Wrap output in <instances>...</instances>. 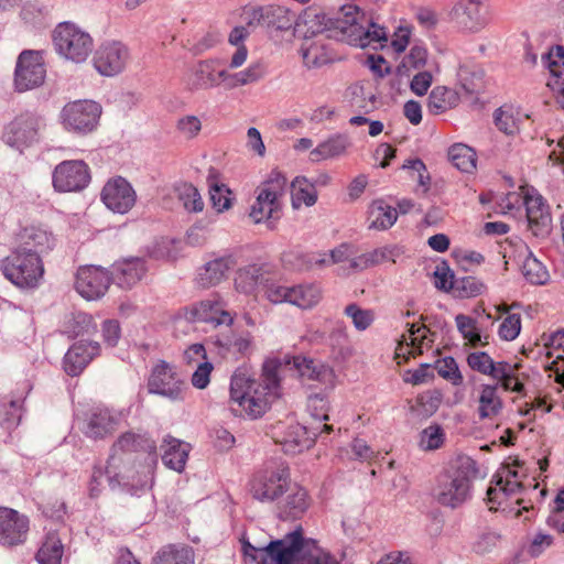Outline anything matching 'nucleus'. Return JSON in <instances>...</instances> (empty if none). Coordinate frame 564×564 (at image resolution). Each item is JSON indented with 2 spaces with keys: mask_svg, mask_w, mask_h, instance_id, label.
<instances>
[{
  "mask_svg": "<svg viewBox=\"0 0 564 564\" xmlns=\"http://www.w3.org/2000/svg\"><path fill=\"white\" fill-rule=\"evenodd\" d=\"M282 366L279 359L265 360L258 380L247 375L245 370L237 369L230 380V400L238 405V409L231 408L232 412L250 419L262 416L281 395Z\"/></svg>",
  "mask_w": 564,
  "mask_h": 564,
  "instance_id": "nucleus-1",
  "label": "nucleus"
},
{
  "mask_svg": "<svg viewBox=\"0 0 564 564\" xmlns=\"http://www.w3.org/2000/svg\"><path fill=\"white\" fill-rule=\"evenodd\" d=\"M241 545L245 556L257 564H338L316 540L304 536L302 527L270 541L264 547H256L246 539H241Z\"/></svg>",
  "mask_w": 564,
  "mask_h": 564,
  "instance_id": "nucleus-2",
  "label": "nucleus"
},
{
  "mask_svg": "<svg viewBox=\"0 0 564 564\" xmlns=\"http://www.w3.org/2000/svg\"><path fill=\"white\" fill-rule=\"evenodd\" d=\"M340 14L338 18L316 15L321 26L317 33L361 48L388 41L386 28L375 23L356 4L343 6Z\"/></svg>",
  "mask_w": 564,
  "mask_h": 564,
  "instance_id": "nucleus-3",
  "label": "nucleus"
},
{
  "mask_svg": "<svg viewBox=\"0 0 564 564\" xmlns=\"http://www.w3.org/2000/svg\"><path fill=\"white\" fill-rule=\"evenodd\" d=\"M485 476L475 459L458 456L452 468L438 476L435 497L442 506L457 508L471 498L473 482Z\"/></svg>",
  "mask_w": 564,
  "mask_h": 564,
  "instance_id": "nucleus-4",
  "label": "nucleus"
},
{
  "mask_svg": "<svg viewBox=\"0 0 564 564\" xmlns=\"http://www.w3.org/2000/svg\"><path fill=\"white\" fill-rule=\"evenodd\" d=\"M288 180L280 172L272 171L257 188L256 202L249 216L256 224L267 221L269 228L282 216V199L286 193Z\"/></svg>",
  "mask_w": 564,
  "mask_h": 564,
  "instance_id": "nucleus-5",
  "label": "nucleus"
},
{
  "mask_svg": "<svg viewBox=\"0 0 564 564\" xmlns=\"http://www.w3.org/2000/svg\"><path fill=\"white\" fill-rule=\"evenodd\" d=\"M52 39L56 53L76 64L85 62L93 52V37L73 22L58 23Z\"/></svg>",
  "mask_w": 564,
  "mask_h": 564,
  "instance_id": "nucleus-6",
  "label": "nucleus"
},
{
  "mask_svg": "<svg viewBox=\"0 0 564 564\" xmlns=\"http://www.w3.org/2000/svg\"><path fill=\"white\" fill-rule=\"evenodd\" d=\"M1 271L19 288H35L43 276L44 267L35 253L17 248L1 261Z\"/></svg>",
  "mask_w": 564,
  "mask_h": 564,
  "instance_id": "nucleus-7",
  "label": "nucleus"
},
{
  "mask_svg": "<svg viewBox=\"0 0 564 564\" xmlns=\"http://www.w3.org/2000/svg\"><path fill=\"white\" fill-rule=\"evenodd\" d=\"M290 482L289 466L281 464L257 471L250 481V492L260 502H273L289 490Z\"/></svg>",
  "mask_w": 564,
  "mask_h": 564,
  "instance_id": "nucleus-8",
  "label": "nucleus"
},
{
  "mask_svg": "<svg viewBox=\"0 0 564 564\" xmlns=\"http://www.w3.org/2000/svg\"><path fill=\"white\" fill-rule=\"evenodd\" d=\"M43 51L24 50L18 58L14 69V87L19 93L42 86L46 77Z\"/></svg>",
  "mask_w": 564,
  "mask_h": 564,
  "instance_id": "nucleus-9",
  "label": "nucleus"
},
{
  "mask_svg": "<svg viewBox=\"0 0 564 564\" xmlns=\"http://www.w3.org/2000/svg\"><path fill=\"white\" fill-rule=\"evenodd\" d=\"M147 387L149 393L177 401L184 399L186 382L176 371L175 366L160 360L152 368Z\"/></svg>",
  "mask_w": 564,
  "mask_h": 564,
  "instance_id": "nucleus-10",
  "label": "nucleus"
},
{
  "mask_svg": "<svg viewBox=\"0 0 564 564\" xmlns=\"http://www.w3.org/2000/svg\"><path fill=\"white\" fill-rule=\"evenodd\" d=\"M91 181L90 169L83 160H66L57 164L52 184L58 193L82 192Z\"/></svg>",
  "mask_w": 564,
  "mask_h": 564,
  "instance_id": "nucleus-11",
  "label": "nucleus"
},
{
  "mask_svg": "<svg viewBox=\"0 0 564 564\" xmlns=\"http://www.w3.org/2000/svg\"><path fill=\"white\" fill-rule=\"evenodd\" d=\"M130 61V50L121 41L108 40L102 42L94 54V67L106 77L121 74Z\"/></svg>",
  "mask_w": 564,
  "mask_h": 564,
  "instance_id": "nucleus-12",
  "label": "nucleus"
},
{
  "mask_svg": "<svg viewBox=\"0 0 564 564\" xmlns=\"http://www.w3.org/2000/svg\"><path fill=\"white\" fill-rule=\"evenodd\" d=\"M101 115V107L93 100H76L64 106L61 117L66 129L87 133L93 131Z\"/></svg>",
  "mask_w": 564,
  "mask_h": 564,
  "instance_id": "nucleus-13",
  "label": "nucleus"
},
{
  "mask_svg": "<svg viewBox=\"0 0 564 564\" xmlns=\"http://www.w3.org/2000/svg\"><path fill=\"white\" fill-rule=\"evenodd\" d=\"M249 26H262L268 30L288 31L294 22L296 14L289 8L276 4L261 6L246 11Z\"/></svg>",
  "mask_w": 564,
  "mask_h": 564,
  "instance_id": "nucleus-14",
  "label": "nucleus"
},
{
  "mask_svg": "<svg viewBox=\"0 0 564 564\" xmlns=\"http://www.w3.org/2000/svg\"><path fill=\"white\" fill-rule=\"evenodd\" d=\"M42 119L33 112L18 116L4 132L6 142L13 148L22 149L39 141Z\"/></svg>",
  "mask_w": 564,
  "mask_h": 564,
  "instance_id": "nucleus-15",
  "label": "nucleus"
},
{
  "mask_svg": "<svg viewBox=\"0 0 564 564\" xmlns=\"http://www.w3.org/2000/svg\"><path fill=\"white\" fill-rule=\"evenodd\" d=\"M100 198L106 207L113 213L127 214L137 202L132 185L122 176H116L104 185Z\"/></svg>",
  "mask_w": 564,
  "mask_h": 564,
  "instance_id": "nucleus-16",
  "label": "nucleus"
},
{
  "mask_svg": "<svg viewBox=\"0 0 564 564\" xmlns=\"http://www.w3.org/2000/svg\"><path fill=\"white\" fill-rule=\"evenodd\" d=\"M111 283L108 270L96 265L80 267L76 273L75 289L86 300L102 297Z\"/></svg>",
  "mask_w": 564,
  "mask_h": 564,
  "instance_id": "nucleus-17",
  "label": "nucleus"
},
{
  "mask_svg": "<svg viewBox=\"0 0 564 564\" xmlns=\"http://www.w3.org/2000/svg\"><path fill=\"white\" fill-rule=\"evenodd\" d=\"M30 529L29 518L19 511L0 507V544L12 547L26 541Z\"/></svg>",
  "mask_w": 564,
  "mask_h": 564,
  "instance_id": "nucleus-18",
  "label": "nucleus"
},
{
  "mask_svg": "<svg viewBox=\"0 0 564 564\" xmlns=\"http://www.w3.org/2000/svg\"><path fill=\"white\" fill-rule=\"evenodd\" d=\"M455 24L468 32H479L488 24L487 10L480 0H458L451 11Z\"/></svg>",
  "mask_w": 564,
  "mask_h": 564,
  "instance_id": "nucleus-19",
  "label": "nucleus"
},
{
  "mask_svg": "<svg viewBox=\"0 0 564 564\" xmlns=\"http://www.w3.org/2000/svg\"><path fill=\"white\" fill-rule=\"evenodd\" d=\"M317 427L307 429L300 423H291L288 426H279L275 434V442L281 444L286 454H297L310 448L316 440Z\"/></svg>",
  "mask_w": 564,
  "mask_h": 564,
  "instance_id": "nucleus-20",
  "label": "nucleus"
},
{
  "mask_svg": "<svg viewBox=\"0 0 564 564\" xmlns=\"http://www.w3.org/2000/svg\"><path fill=\"white\" fill-rule=\"evenodd\" d=\"M215 345L224 358L240 360L251 355L253 337L246 329H228L216 336Z\"/></svg>",
  "mask_w": 564,
  "mask_h": 564,
  "instance_id": "nucleus-21",
  "label": "nucleus"
},
{
  "mask_svg": "<svg viewBox=\"0 0 564 564\" xmlns=\"http://www.w3.org/2000/svg\"><path fill=\"white\" fill-rule=\"evenodd\" d=\"M135 470L123 458L110 455L106 465V480L111 490L134 494L142 485L135 481Z\"/></svg>",
  "mask_w": 564,
  "mask_h": 564,
  "instance_id": "nucleus-22",
  "label": "nucleus"
},
{
  "mask_svg": "<svg viewBox=\"0 0 564 564\" xmlns=\"http://www.w3.org/2000/svg\"><path fill=\"white\" fill-rule=\"evenodd\" d=\"M148 271L143 258L131 257L116 261L109 271L111 282L121 289L129 290L138 284Z\"/></svg>",
  "mask_w": 564,
  "mask_h": 564,
  "instance_id": "nucleus-23",
  "label": "nucleus"
},
{
  "mask_svg": "<svg viewBox=\"0 0 564 564\" xmlns=\"http://www.w3.org/2000/svg\"><path fill=\"white\" fill-rule=\"evenodd\" d=\"M284 366L289 367L290 370H294L303 381L332 383L335 378L330 367L321 360L311 359L301 355L285 358Z\"/></svg>",
  "mask_w": 564,
  "mask_h": 564,
  "instance_id": "nucleus-24",
  "label": "nucleus"
},
{
  "mask_svg": "<svg viewBox=\"0 0 564 564\" xmlns=\"http://www.w3.org/2000/svg\"><path fill=\"white\" fill-rule=\"evenodd\" d=\"M185 316L189 322L210 323L214 326L223 324L229 326L234 321L224 304L217 299H206L193 304L187 308Z\"/></svg>",
  "mask_w": 564,
  "mask_h": 564,
  "instance_id": "nucleus-25",
  "label": "nucleus"
},
{
  "mask_svg": "<svg viewBox=\"0 0 564 564\" xmlns=\"http://www.w3.org/2000/svg\"><path fill=\"white\" fill-rule=\"evenodd\" d=\"M457 79L466 98L471 104L478 101V96L485 91V72L479 64L473 59H465L459 63Z\"/></svg>",
  "mask_w": 564,
  "mask_h": 564,
  "instance_id": "nucleus-26",
  "label": "nucleus"
},
{
  "mask_svg": "<svg viewBox=\"0 0 564 564\" xmlns=\"http://www.w3.org/2000/svg\"><path fill=\"white\" fill-rule=\"evenodd\" d=\"M100 345L97 341L79 340L74 343L63 359V368L68 376L76 377L87 365L99 355Z\"/></svg>",
  "mask_w": 564,
  "mask_h": 564,
  "instance_id": "nucleus-27",
  "label": "nucleus"
},
{
  "mask_svg": "<svg viewBox=\"0 0 564 564\" xmlns=\"http://www.w3.org/2000/svg\"><path fill=\"white\" fill-rule=\"evenodd\" d=\"M524 205L529 226L534 236H547L551 232L552 217L544 198L539 194L527 195Z\"/></svg>",
  "mask_w": 564,
  "mask_h": 564,
  "instance_id": "nucleus-28",
  "label": "nucleus"
},
{
  "mask_svg": "<svg viewBox=\"0 0 564 564\" xmlns=\"http://www.w3.org/2000/svg\"><path fill=\"white\" fill-rule=\"evenodd\" d=\"M19 241L17 248L29 253H35L41 259L55 246V238L52 232L35 226L24 228L19 235Z\"/></svg>",
  "mask_w": 564,
  "mask_h": 564,
  "instance_id": "nucleus-29",
  "label": "nucleus"
},
{
  "mask_svg": "<svg viewBox=\"0 0 564 564\" xmlns=\"http://www.w3.org/2000/svg\"><path fill=\"white\" fill-rule=\"evenodd\" d=\"M148 453L155 455L156 443L147 433L126 432L121 434L111 447V454Z\"/></svg>",
  "mask_w": 564,
  "mask_h": 564,
  "instance_id": "nucleus-30",
  "label": "nucleus"
},
{
  "mask_svg": "<svg viewBox=\"0 0 564 564\" xmlns=\"http://www.w3.org/2000/svg\"><path fill=\"white\" fill-rule=\"evenodd\" d=\"M235 265L236 260L231 254L207 262L198 272V285L208 289L219 284L226 278L227 272Z\"/></svg>",
  "mask_w": 564,
  "mask_h": 564,
  "instance_id": "nucleus-31",
  "label": "nucleus"
},
{
  "mask_svg": "<svg viewBox=\"0 0 564 564\" xmlns=\"http://www.w3.org/2000/svg\"><path fill=\"white\" fill-rule=\"evenodd\" d=\"M217 59L200 61L195 65L187 75L186 86L189 90H206L217 87L216 65Z\"/></svg>",
  "mask_w": 564,
  "mask_h": 564,
  "instance_id": "nucleus-32",
  "label": "nucleus"
},
{
  "mask_svg": "<svg viewBox=\"0 0 564 564\" xmlns=\"http://www.w3.org/2000/svg\"><path fill=\"white\" fill-rule=\"evenodd\" d=\"M162 449L163 464L175 471H183L189 453V444L167 435L163 438Z\"/></svg>",
  "mask_w": 564,
  "mask_h": 564,
  "instance_id": "nucleus-33",
  "label": "nucleus"
},
{
  "mask_svg": "<svg viewBox=\"0 0 564 564\" xmlns=\"http://www.w3.org/2000/svg\"><path fill=\"white\" fill-rule=\"evenodd\" d=\"M118 425V417L108 409H97L88 417L85 434L98 440L112 434Z\"/></svg>",
  "mask_w": 564,
  "mask_h": 564,
  "instance_id": "nucleus-34",
  "label": "nucleus"
},
{
  "mask_svg": "<svg viewBox=\"0 0 564 564\" xmlns=\"http://www.w3.org/2000/svg\"><path fill=\"white\" fill-rule=\"evenodd\" d=\"M303 64L306 68H319L335 61L329 47L321 40L314 41L308 45H302L300 50Z\"/></svg>",
  "mask_w": 564,
  "mask_h": 564,
  "instance_id": "nucleus-35",
  "label": "nucleus"
},
{
  "mask_svg": "<svg viewBox=\"0 0 564 564\" xmlns=\"http://www.w3.org/2000/svg\"><path fill=\"white\" fill-rule=\"evenodd\" d=\"M350 144L348 135L334 134L311 151V159L312 161H321L337 158L344 154Z\"/></svg>",
  "mask_w": 564,
  "mask_h": 564,
  "instance_id": "nucleus-36",
  "label": "nucleus"
},
{
  "mask_svg": "<svg viewBox=\"0 0 564 564\" xmlns=\"http://www.w3.org/2000/svg\"><path fill=\"white\" fill-rule=\"evenodd\" d=\"M499 384H482L478 398V414L481 420L497 416L503 406L501 398L498 395Z\"/></svg>",
  "mask_w": 564,
  "mask_h": 564,
  "instance_id": "nucleus-37",
  "label": "nucleus"
},
{
  "mask_svg": "<svg viewBox=\"0 0 564 564\" xmlns=\"http://www.w3.org/2000/svg\"><path fill=\"white\" fill-rule=\"evenodd\" d=\"M207 183L213 208H215L218 213L230 208L232 203V192L227 185L219 183L218 172L216 169H209Z\"/></svg>",
  "mask_w": 564,
  "mask_h": 564,
  "instance_id": "nucleus-38",
  "label": "nucleus"
},
{
  "mask_svg": "<svg viewBox=\"0 0 564 564\" xmlns=\"http://www.w3.org/2000/svg\"><path fill=\"white\" fill-rule=\"evenodd\" d=\"M370 229L386 230L391 228L398 219V210L383 199H376L369 207Z\"/></svg>",
  "mask_w": 564,
  "mask_h": 564,
  "instance_id": "nucleus-39",
  "label": "nucleus"
},
{
  "mask_svg": "<svg viewBox=\"0 0 564 564\" xmlns=\"http://www.w3.org/2000/svg\"><path fill=\"white\" fill-rule=\"evenodd\" d=\"M467 365L474 371L494 377H505L506 365L502 361H494L486 351H474L467 356Z\"/></svg>",
  "mask_w": 564,
  "mask_h": 564,
  "instance_id": "nucleus-40",
  "label": "nucleus"
},
{
  "mask_svg": "<svg viewBox=\"0 0 564 564\" xmlns=\"http://www.w3.org/2000/svg\"><path fill=\"white\" fill-rule=\"evenodd\" d=\"M459 94L444 86H436L429 96L427 108L433 115H441L458 105Z\"/></svg>",
  "mask_w": 564,
  "mask_h": 564,
  "instance_id": "nucleus-41",
  "label": "nucleus"
},
{
  "mask_svg": "<svg viewBox=\"0 0 564 564\" xmlns=\"http://www.w3.org/2000/svg\"><path fill=\"white\" fill-rule=\"evenodd\" d=\"M194 552L186 545L170 544L153 557V564H194Z\"/></svg>",
  "mask_w": 564,
  "mask_h": 564,
  "instance_id": "nucleus-42",
  "label": "nucleus"
},
{
  "mask_svg": "<svg viewBox=\"0 0 564 564\" xmlns=\"http://www.w3.org/2000/svg\"><path fill=\"white\" fill-rule=\"evenodd\" d=\"M448 160L459 171L471 173L476 169V152L470 147L456 143L448 149Z\"/></svg>",
  "mask_w": 564,
  "mask_h": 564,
  "instance_id": "nucleus-43",
  "label": "nucleus"
},
{
  "mask_svg": "<svg viewBox=\"0 0 564 564\" xmlns=\"http://www.w3.org/2000/svg\"><path fill=\"white\" fill-rule=\"evenodd\" d=\"M525 258L522 263V273L528 282L531 284L541 285L549 279V272L545 267L540 262L528 248L523 246Z\"/></svg>",
  "mask_w": 564,
  "mask_h": 564,
  "instance_id": "nucleus-44",
  "label": "nucleus"
},
{
  "mask_svg": "<svg viewBox=\"0 0 564 564\" xmlns=\"http://www.w3.org/2000/svg\"><path fill=\"white\" fill-rule=\"evenodd\" d=\"M289 490L290 494L286 496L282 511L286 517L296 519L307 510L310 498L307 491L300 486L295 485L293 488L289 487Z\"/></svg>",
  "mask_w": 564,
  "mask_h": 564,
  "instance_id": "nucleus-45",
  "label": "nucleus"
},
{
  "mask_svg": "<svg viewBox=\"0 0 564 564\" xmlns=\"http://www.w3.org/2000/svg\"><path fill=\"white\" fill-rule=\"evenodd\" d=\"M63 553L64 547L59 538L50 533L39 549L35 558L39 564H62Z\"/></svg>",
  "mask_w": 564,
  "mask_h": 564,
  "instance_id": "nucleus-46",
  "label": "nucleus"
},
{
  "mask_svg": "<svg viewBox=\"0 0 564 564\" xmlns=\"http://www.w3.org/2000/svg\"><path fill=\"white\" fill-rule=\"evenodd\" d=\"M292 205L299 208L302 203L306 206H313L317 200V192L313 183H310L304 176H296L291 184Z\"/></svg>",
  "mask_w": 564,
  "mask_h": 564,
  "instance_id": "nucleus-47",
  "label": "nucleus"
},
{
  "mask_svg": "<svg viewBox=\"0 0 564 564\" xmlns=\"http://www.w3.org/2000/svg\"><path fill=\"white\" fill-rule=\"evenodd\" d=\"M262 278V268L257 264H250L237 271L235 286L239 292L250 294L261 283Z\"/></svg>",
  "mask_w": 564,
  "mask_h": 564,
  "instance_id": "nucleus-48",
  "label": "nucleus"
},
{
  "mask_svg": "<svg viewBox=\"0 0 564 564\" xmlns=\"http://www.w3.org/2000/svg\"><path fill=\"white\" fill-rule=\"evenodd\" d=\"M282 261L286 268L296 271H306L312 269L314 265H324L327 262L325 258L300 251H289L283 253Z\"/></svg>",
  "mask_w": 564,
  "mask_h": 564,
  "instance_id": "nucleus-49",
  "label": "nucleus"
},
{
  "mask_svg": "<svg viewBox=\"0 0 564 564\" xmlns=\"http://www.w3.org/2000/svg\"><path fill=\"white\" fill-rule=\"evenodd\" d=\"M427 51L422 45H413L408 55L403 57L395 68L399 77H409L412 69H420L425 66Z\"/></svg>",
  "mask_w": 564,
  "mask_h": 564,
  "instance_id": "nucleus-50",
  "label": "nucleus"
},
{
  "mask_svg": "<svg viewBox=\"0 0 564 564\" xmlns=\"http://www.w3.org/2000/svg\"><path fill=\"white\" fill-rule=\"evenodd\" d=\"M319 301V291L314 285H297L289 289L288 303L301 308H310Z\"/></svg>",
  "mask_w": 564,
  "mask_h": 564,
  "instance_id": "nucleus-51",
  "label": "nucleus"
},
{
  "mask_svg": "<svg viewBox=\"0 0 564 564\" xmlns=\"http://www.w3.org/2000/svg\"><path fill=\"white\" fill-rule=\"evenodd\" d=\"M495 124L499 131L507 135H514L519 132V119L514 115L512 106L503 105L495 110Z\"/></svg>",
  "mask_w": 564,
  "mask_h": 564,
  "instance_id": "nucleus-52",
  "label": "nucleus"
},
{
  "mask_svg": "<svg viewBox=\"0 0 564 564\" xmlns=\"http://www.w3.org/2000/svg\"><path fill=\"white\" fill-rule=\"evenodd\" d=\"M494 481L499 490L495 487H489L487 489V499L491 503H499L498 496L502 494L503 496H512L519 492L522 489V484L514 479L503 478L501 475L497 474L494 476Z\"/></svg>",
  "mask_w": 564,
  "mask_h": 564,
  "instance_id": "nucleus-53",
  "label": "nucleus"
},
{
  "mask_svg": "<svg viewBox=\"0 0 564 564\" xmlns=\"http://www.w3.org/2000/svg\"><path fill=\"white\" fill-rule=\"evenodd\" d=\"M22 419V406L20 401H0V425L6 430L17 427Z\"/></svg>",
  "mask_w": 564,
  "mask_h": 564,
  "instance_id": "nucleus-54",
  "label": "nucleus"
},
{
  "mask_svg": "<svg viewBox=\"0 0 564 564\" xmlns=\"http://www.w3.org/2000/svg\"><path fill=\"white\" fill-rule=\"evenodd\" d=\"M485 290V284L474 276L457 278L453 294L459 299H468L480 295Z\"/></svg>",
  "mask_w": 564,
  "mask_h": 564,
  "instance_id": "nucleus-55",
  "label": "nucleus"
},
{
  "mask_svg": "<svg viewBox=\"0 0 564 564\" xmlns=\"http://www.w3.org/2000/svg\"><path fill=\"white\" fill-rule=\"evenodd\" d=\"M444 441L443 427L438 424H432L421 432L420 447L424 451H434L440 448Z\"/></svg>",
  "mask_w": 564,
  "mask_h": 564,
  "instance_id": "nucleus-56",
  "label": "nucleus"
},
{
  "mask_svg": "<svg viewBox=\"0 0 564 564\" xmlns=\"http://www.w3.org/2000/svg\"><path fill=\"white\" fill-rule=\"evenodd\" d=\"M542 63L554 77L562 75L561 67H564V45H552L549 51L542 54Z\"/></svg>",
  "mask_w": 564,
  "mask_h": 564,
  "instance_id": "nucleus-57",
  "label": "nucleus"
},
{
  "mask_svg": "<svg viewBox=\"0 0 564 564\" xmlns=\"http://www.w3.org/2000/svg\"><path fill=\"white\" fill-rule=\"evenodd\" d=\"M178 197L183 202L186 210L198 213L204 208V202L197 188L192 184H183L178 188Z\"/></svg>",
  "mask_w": 564,
  "mask_h": 564,
  "instance_id": "nucleus-58",
  "label": "nucleus"
},
{
  "mask_svg": "<svg viewBox=\"0 0 564 564\" xmlns=\"http://www.w3.org/2000/svg\"><path fill=\"white\" fill-rule=\"evenodd\" d=\"M456 326L465 339H468L473 346L481 343V336L477 328V321L470 316L458 314L455 317Z\"/></svg>",
  "mask_w": 564,
  "mask_h": 564,
  "instance_id": "nucleus-59",
  "label": "nucleus"
},
{
  "mask_svg": "<svg viewBox=\"0 0 564 564\" xmlns=\"http://www.w3.org/2000/svg\"><path fill=\"white\" fill-rule=\"evenodd\" d=\"M434 278V285L436 289L444 292H453L457 278L446 261H442L436 265Z\"/></svg>",
  "mask_w": 564,
  "mask_h": 564,
  "instance_id": "nucleus-60",
  "label": "nucleus"
},
{
  "mask_svg": "<svg viewBox=\"0 0 564 564\" xmlns=\"http://www.w3.org/2000/svg\"><path fill=\"white\" fill-rule=\"evenodd\" d=\"M265 74V66L262 63L251 64L245 70L235 73L232 77L231 87L251 84L261 79Z\"/></svg>",
  "mask_w": 564,
  "mask_h": 564,
  "instance_id": "nucleus-61",
  "label": "nucleus"
},
{
  "mask_svg": "<svg viewBox=\"0 0 564 564\" xmlns=\"http://www.w3.org/2000/svg\"><path fill=\"white\" fill-rule=\"evenodd\" d=\"M94 326L91 315L84 312H77L73 314L72 318L67 323L66 333L72 337H77L88 333Z\"/></svg>",
  "mask_w": 564,
  "mask_h": 564,
  "instance_id": "nucleus-62",
  "label": "nucleus"
},
{
  "mask_svg": "<svg viewBox=\"0 0 564 564\" xmlns=\"http://www.w3.org/2000/svg\"><path fill=\"white\" fill-rule=\"evenodd\" d=\"M345 314L351 318L358 330H366L373 322V313L370 310H362L356 303L347 305Z\"/></svg>",
  "mask_w": 564,
  "mask_h": 564,
  "instance_id": "nucleus-63",
  "label": "nucleus"
},
{
  "mask_svg": "<svg viewBox=\"0 0 564 564\" xmlns=\"http://www.w3.org/2000/svg\"><path fill=\"white\" fill-rule=\"evenodd\" d=\"M437 371L442 378L449 380L454 386H460L463 383V376L453 357H445L440 361Z\"/></svg>",
  "mask_w": 564,
  "mask_h": 564,
  "instance_id": "nucleus-64",
  "label": "nucleus"
}]
</instances>
